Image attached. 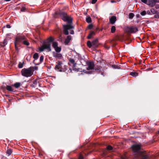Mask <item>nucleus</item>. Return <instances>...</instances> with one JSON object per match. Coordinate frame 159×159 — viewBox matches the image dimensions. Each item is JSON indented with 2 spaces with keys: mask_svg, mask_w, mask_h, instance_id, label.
<instances>
[{
  "mask_svg": "<svg viewBox=\"0 0 159 159\" xmlns=\"http://www.w3.org/2000/svg\"><path fill=\"white\" fill-rule=\"evenodd\" d=\"M56 15H59L61 19L64 21L68 23L67 25H64L63 26V33L66 35L69 34L68 30L74 29V26L72 25L73 18L67 13L63 11H56L55 12Z\"/></svg>",
  "mask_w": 159,
  "mask_h": 159,
  "instance_id": "nucleus-1",
  "label": "nucleus"
},
{
  "mask_svg": "<svg viewBox=\"0 0 159 159\" xmlns=\"http://www.w3.org/2000/svg\"><path fill=\"white\" fill-rule=\"evenodd\" d=\"M131 148L139 159H147L148 158L149 156L146 152L141 149L140 145L135 144L133 145Z\"/></svg>",
  "mask_w": 159,
  "mask_h": 159,
  "instance_id": "nucleus-2",
  "label": "nucleus"
},
{
  "mask_svg": "<svg viewBox=\"0 0 159 159\" xmlns=\"http://www.w3.org/2000/svg\"><path fill=\"white\" fill-rule=\"evenodd\" d=\"M25 39V37L24 36L22 35L17 36L15 38L14 44L15 49L16 50H18V49L17 46H20Z\"/></svg>",
  "mask_w": 159,
  "mask_h": 159,
  "instance_id": "nucleus-3",
  "label": "nucleus"
},
{
  "mask_svg": "<svg viewBox=\"0 0 159 159\" xmlns=\"http://www.w3.org/2000/svg\"><path fill=\"white\" fill-rule=\"evenodd\" d=\"M31 70L30 69V67L28 68L23 69L21 70V75L22 76L26 77H30L33 75Z\"/></svg>",
  "mask_w": 159,
  "mask_h": 159,
  "instance_id": "nucleus-4",
  "label": "nucleus"
},
{
  "mask_svg": "<svg viewBox=\"0 0 159 159\" xmlns=\"http://www.w3.org/2000/svg\"><path fill=\"white\" fill-rule=\"evenodd\" d=\"M98 39H95L93 40L92 42L89 41L87 42V45L89 48L93 47L96 48L98 46Z\"/></svg>",
  "mask_w": 159,
  "mask_h": 159,
  "instance_id": "nucleus-5",
  "label": "nucleus"
},
{
  "mask_svg": "<svg viewBox=\"0 0 159 159\" xmlns=\"http://www.w3.org/2000/svg\"><path fill=\"white\" fill-rule=\"evenodd\" d=\"M75 58H77L80 61L82 65L84 66L87 65V62L88 61L85 60L84 58H82L80 54H77Z\"/></svg>",
  "mask_w": 159,
  "mask_h": 159,
  "instance_id": "nucleus-6",
  "label": "nucleus"
},
{
  "mask_svg": "<svg viewBox=\"0 0 159 159\" xmlns=\"http://www.w3.org/2000/svg\"><path fill=\"white\" fill-rule=\"evenodd\" d=\"M44 49H46L48 52L51 51L50 44L48 43H44L42 46L39 48V50L40 52H43Z\"/></svg>",
  "mask_w": 159,
  "mask_h": 159,
  "instance_id": "nucleus-7",
  "label": "nucleus"
},
{
  "mask_svg": "<svg viewBox=\"0 0 159 159\" xmlns=\"http://www.w3.org/2000/svg\"><path fill=\"white\" fill-rule=\"evenodd\" d=\"M126 31L130 33H134L138 31V28L134 26H127L126 28Z\"/></svg>",
  "mask_w": 159,
  "mask_h": 159,
  "instance_id": "nucleus-8",
  "label": "nucleus"
},
{
  "mask_svg": "<svg viewBox=\"0 0 159 159\" xmlns=\"http://www.w3.org/2000/svg\"><path fill=\"white\" fill-rule=\"evenodd\" d=\"M69 61L72 65L73 66V70H74L76 71H81L80 68L77 69L76 68V66L77 63L75 62V61L74 59L72 58H70L69 59Z\"/></svg>",
  "mask_w": 159,
  "mask_h": 159,
  "instance_id": "nucleus-9",
  "label": "nucleus"
},
{
  "mask_svg": "<svg viewBox=\"0 0 159 159\" xmlns=\"http://www.w3.org/2000/svg\"><path fill=\"white\" fill-rule=\"evenodd\" d=\"M62 62L60 61H58L57 64L55 67V69L57 71L62 72L63 69L61 67Z\"/></svg>",
  "mask_w": 159,
  "mask_h": 159,
  "instance_id": "nucleus-10",
  "label": "nucleus"
},
{
  "mask_svg": "<svg viewBox=\"0 0 159 159\" xmlns=\"http://www.w3.org/2000/svg\"><path fill=\"white\" fill-rule=\"evenodd\" d=\"M52 54L53 57H55L56 59L62 60L63 58L62 55L61 53L53 52Z\"/></svg>",
  "mask_w": 159,
  "mask_h": 159,
  "instance_id": "nucleus-11",
  "label": "nucleus"
},
{
  "mask_svg": "<svg viewBox=\"0 0 159 159\" xmlns=\"http://www.w3.org/2000/svg\"><path fill=\"white\" fill-rule=\"evenodd\" d=\"M87 65L88 66L87 68V69L88 70H92L94 67V63L92 61H88Z\"/></svg>",
  "mask_w": 159,
  "mask_h": 159,
  "instance_id": "nucleus-12",
  "label": "nucleus"
},
{
  "mask_svg": "<svg viewBox=\"0 0 159 159\" xmlns=\"http://www.w3.org/2000/svg\"><path fill=\"white\" fill-rule=\"evenodd\" d=\"M8 39L6 38L2 42H0V46L2 47L5 46L7 44Z\"/></svg>",
  "mask_w": 159,
  "mask_h": 159,
  "instance_id": "nucleus-13",
  "label": "nucleus"
},
{
  "mask_svg": "<svg viewBox=\"0 0 159 159\" xmlns=\"http://www.w3.org/2000/svg\"><path fill=\"white\" fill-rule=\"evenodd\" d=\"M71 39V37L70 35H68L67 38L66 39L64 42V43L66 45H67L69 43Z\"/></svg>",
  "mask_w": 159,
  "mask_h": 159,
  "instance_id": "nucleus-14",
  "label": "nucleus"
},
{
  "mask_svg": "<svg viewBox=\"0 0 159 159\" xmlns=\"http://www.w3.org/2000/svg\"><path fill=\"white\" fill-rule=\"evenodd\" d=\"M5 88L8 91L11 92H15L13 89L11 85H7L5 87Z\"/></svg>",
  "mask_w": 159,
  "mask_h": 159,
  "instance_id": "nucleus-15",
  "label": "nucleus"
},
{
  "mask_svg": "<svg viewBox=\"0 0 159 159\" xmlns=\"http://www.w3.org/2000/svg\"><path fill=\"white\" fill-rule=\"evenodd\" d=\"M155 4L153 0H148L147 5L151 7H152L155 5Z\"/></svg>",
  "mask_w": 159,
  "mask_h": 159,
  "instance_id": "nucleus-16",
  "label": "nucleus"
},
{
  "mask_svg": "<svg viewBox=\"0 0 159 159\" xmlns=\"http://www.w3.org/2000/svg\"><path fill=\"white\" fill-rule=\"evenodd\" d=\"M116 17L114 16H112L110 19V22L112 24H113L116 22Z\"/></svg>",
  "mask_w": 159,
  "mask_h": 159,
  "instance_id": "nucleus-17",
  "label": "nucleus"
},
{
  "mask_svg": "<svg viewBox=\"0 0 159 159\" xmlns=\"http://www.w3.org/2000/svg\"><path fill=\"white\" fill-rule=\"evenodd\" d=\"M95 34V33L94 31H91L89 34L88 36H87V38L88 39H91L92 37Z\"/></svg>",
  "mask_w": 159,
  "mask_h": 159,
  "instance_id": "nucleus-18",
  "label": "nucleus"
},
{
  "mask_svg": "<svg viewBox=\"0 0 159 159\" xmlns=\"http://www.w3.org/2000/svg\"><path fill=\"white\" fill-rule=\"evenodd\" d=\"M30 69L31 70L32 73L34 74V72L35 70H37L38 69V67L36 66H31L30 67Z\"/></svg>",
  "mask_w": 159,
  "mask_h": 159,
  "instance_id": "nucleus-19",
  "label": "nucleus"
},
{
  "mask_svg": "<svg viewBox=\"0 0 159 159\" xmlns=\"http://www.w3.org/2000/svg\"><path fill=\"white\" fill-rule=\"evenodd\" d=\"M39 57V54L37 53H35L33 56V58L34 59L33 62H34L35 60L37 59Z\"/></svg>",
  "mask_w": 159,
  "mask_h": 159,
  "instance_id": "nucleus-20",
  "label": "nucleus"
},
{
  "mask_svg": "<svg viewBox=\"0 0 159 159\" xmlns=\"http://www.w3.org/2000/svg\"><path fill=\"white\" fill-rule=\"evenodd\" d=\"M86 22L88 23H90L92 22L91 18L89 16H88L86 17Z\"/></svg>",
  "mask_w": 159,
  "mask_h": 159,
  "instance_id": "nucleus-21",
  "label": "nucleus"
},
{
  "mask_svg": "<svg viewBox=\"0 0 159 159\" xmlns=\"http://www.w3.org/2000/svg\"><path fill=\"white\" fill-rule=\"evenodd\" d=\"M6 152L8 154V156H9L12 153V150L11 149H9L7 150Z\"/></svg>",
  "mask_w": 159,
  "mask_h": 159,
  "instance_id": "nucleus-22",
  "label": "nucleus"
},
{
  "mask_svg": "<svg viewBox=\"0 0 159 159\" xmlns=\"http://www.w3.org/2000/svg\"><path fill=\"white\" fill-rule=\"evenodd\" d=\"M54 49L57 53L59 52L61 50V48L58 46L56 48H54Z\"/></svg>",
  "mask_w": 159,
  "mask_h": 159,
  "instance_id": "nucleus-23",
  "label": "nucleus"
},
{
  "mask_svg": "<svg viewBox=\"0 0 159 159\" xmlns=\"http://www.w3.org/2000/svg\"><path fill=\"white\" fill-rule=\"evenodd\" d=\"M13 85L16 88H18L20 86V83L19 82H17L15 83Z\"/></svg>",
  "mask_w": 159,
  "mask_h": 159,
  "instance_id": "nucleus-24",
  "label": "nucleus"
},
{
  "mask_svg": "<svg viewBox=\"0 0 159 159\" xmlns=\"http://www.w3.org/2000/svg\"><path fill=\"white\" fill-rule=\"evenodd\" d=\"M22 43H23L24 45L26 46H28L30 44V43L28 42V41L25 39V40H23V42Z\"/></svg>",
  "mask_w": 159,
  "mask_h": 159,
  "instance_id": "nucleus-25",
  "label": "nucleus"
},
{
  "mask_svg": "<svg viewBox=\"0 0 159 159\" xmlns=\"http://www.w3.org/2000/svg\"><path fill=\"white\" fill-rule=\"evenodd\" d=\"M24 62H20L19 63L18 65V67L19 68H22L24 65Z\"/></svg>",
  "mask_w": 159,
  "mask_h": 159,
  "instance_id": "nucleus-26",
  "label": "nucleus"
},
{
  "mask_svg": "<svg viewBox=\"0 0 159 159\" xmlns=\"http://www.w3.org/2000/svg\"><path fill=\"white\" fill-rule=\"evenodd\" d=\"M130 75L133 77H136L138 75V74L136 72H131Z\"/></svg>",
  "mask_w": 159,
  "mask_h": 159,
  "instance_id": "nucleus-27",
  "label": "nucleus"
},
{
  "mask_svg": "<svg viewBox=\"0 0 159 159\" xmlns=\"http://www.w3.org/2000/svg\"><path fill=\"white\" fill-rule=\"evenodd\" d=\"M52 46L54 48H55L58 46L57 43L56 42H54L52 43Z\"/></svg>",
  "mask_w": 159,
  "mask_h": 159,
  "instance_id": "nucleus-28",
  "label": "nucleus"
},
{
  "mask_svg": "<svg viewBox=\"0 0 159 159\" xmlns=\"http://www.w3.org/2000/svg\"><path fill=\"white\" fill-rule=\"evenodd\" d=\"M150 11L153 14H155L157 12V11L153 8L151 9Z\"/></svg>",
  "mask_w": 159,
  "mask_h": 159,
  "instance_id": "nucleus-29",
  "label": "nucleus"
},
{
  "mask_svg": "<svg viewBox=\"0 0 159 159\" xmlns=\"http://www.w3.org/2000/svg\"><path fill=\"white\" fill-rule=\"evenodd\" d=\"M116 27L114 26H112L111 29V32L112 33H114L116 31Z\"/></svg>",
  "mask_w": 159,
  "mask_h": 159,
  "instance_id": "nucleus-30",
  "label": "nucleus"
},
{
  "mask_svg": "<svg viewBox=\"0 0 159 159\" xmlns=\"http://www.w3.org/2000/svg\"><path fill=\"white\" fill-rule=\"evenodd\" d=\"M154 16V17L155 18H159V12H157Z\"/></svg>",
  "mask_w": 159,
  "mask_h": 159,
  "instance_id": "nucleus-31",
  "label": "nucleus"
},
{
  "mask_svg": "<svg viewBox=\"0 0 159 159\" xmlns=\"http://www.w3.org/2000/svg\"><path fill=\"white\" fill-rule=\"evenodd\" d=\"M134 16V13H129V18L130 19H132Z\"/></svg>",
  "mask_w": 159,
  "mask_h": 159,
  "instance_id": "nucleus-32",
  "label": "nucleus"
},
{
  "mask_svg": "<svg viewBox=\"0 0 159 159\" xmlns=\"http://www.w3.org/2000/svg\"><path fill=\"white\" fill-rule=\"evenodd\" d=\"M146 14V12L145 11H143L140 13V15L142 16H144Z\"/></svg>",
  "mask_w": 159,
  "mask_h": 159,
  "instance_id": "nucleus-33",
  "label": "nucleus"
},
{
  "mask_svg": "<svg viewBox=\"0 0 159 159\" xmlns=\"http://www.w3.org/2000/svg\"><path fill=\"white\" fill-rule=\"evenodd\" d=\"M43 58H44V57L43 56H41L40 57V63H42L43 61Z\"/></svg>",
  "mask_w": 159,
  "mask_h": 159,
  "instance_id": "nucleus-34",
  "label": "nucleus"
},
{
  "mask_svg": "<svg viewBox=\"0 0 159 159\" xmlns=\"http://www.w3.org/2000/svg\"><path fill=\"white\" fill-rule=\"evenodd\" d=\"M107 148V149L108 150H111L113 149V147L110 145L108 146Z\"/></svg>",
  "mask_w": 159,
  "mask_h": 159,
  "instance_id": "nucleus-35",
  "label": "nucleus"
},
{
  "mask_svg": "<svg viewBox=\"0 0 159 159\" xmlns=\"http://www.w3.org/2000/svg\"><path fill=\"white\" fill-rule=\"evenodd\" d=\"M93 27V25L92 24H89L88 25V27L89 29H91Z\"/></svg>",
  "mask_w": 159,
  "mask_h": 159,
  "instance_id": "nucleus-36",
  "label": "nucleus"
},
{
  "mask_svg": "<svg viewBox=\"0 0 159 159\" xmlns=\"http://www.w3.org/2000/svg\"><path fill=\"white\" fill-rule=\"evenodd\" d=\"M141 1L142 2L144 3L145 4H147L148 3V0H141Z\"/></svg>",
  "mask_w": 159,
  "mask_h": 159,
  "instance_id": "nucleus-37",
  "label": "nucleus"
},
{
  "mask_svg": "<svg viewBox=\"0 0 159 159\" xmlns=\"http://www.w3.org/2000/svg\"><path fill=\"white\" fill-rule=\"evenodd\" d=\"M112 68H114V69H116V68H118V66L116 65H112Z\"/></svg>",
  "mask_w": 159,
  "mask_h": 159,
  "instance_id": "nucleus-38",
  "label": "nucleus"
},
{
  "mask_svg": "<svg viewBox=\"0 0 159 159\" xmlns=\"http://www.w3.org/2000/svg\"><path fill=\"white\" fill-rule=\"evenodd\" d=\"M25 10V7H22L20 11H24Z\"/></svg>",
  "mask_w": 159,
  "mask_h": 159,
  "instance_id": "nucleus-39",
  "label": "nucleus"
},
{
  "mask_svg": "<svg viewBox=\"0 0 159 159\" xmlns=\"http://www.w3.org/2000/svg\"><path fill=\"white\" fill-rule=\"evenodd\" d=\"M83 71L84 73H87V74H90L91 73V71H86L85 70H84Z\"/></svg>",
  "mask_w": 159,
  "mask_h": 159,
  "instance_id": "nucleus-40",
  "label": "nucleus"
},
{
  "mask_svg": "<svg viewBox=\"0 0 159 159\" xmlns=\"http://www.w3.org/2000/svg\"><path fill=\"white\" fill-rule=\"evenodd\" d=\"M53 39L51 37H50V38H49V41L50 42H52L53 41Z\"/></svg>",
  "mask_w": 159,
  "mask_h": 159,
  "instance_id": "nucleus-41",
  "label": "nucleus"
},
{
  "mask_svg": "<svg viewBox=\"0 0 159 159\" xmlns=\"http://www.w3.org/2000/svg\"><path fill=\"white\" fill-rule=\"evenodd\" d=\"M97 1V0H92L91 3L92 4H95Z\"/></svg>",
  "mask_w": 159,
  "mask_h": 159,
  "instance_id": "nucleus-42",
  "label": "nucleus"
},
{
  "mask_svg": "<svg viewBox=\"0 0 159 159\" xmlns=\"http://www.w3.org/2000/svg\"><path fill=\"white\" fill-rule=\"evenodd\" d=\"M6 27L7 28H10L11 27L10 25H8V24L6 25Z\"/></svg>",
  "mask_w": 159,
  "mask_h": 159,
  "instance_id": "nucleus-43",
  "label": "nucleus"
},
{
  "mask_svg": "<svg viewBox=\"0 0 159 159\" xmlns=\"http://www.w3.org/2000/svg\"><path fill=\"white\" fill-rule=\"evenodd\" d=\"M70 34H74V30H71L70 32Z\"/></svg>",
  "mask_w": 159,
  "mask_h": 159,
  "instance_id": "nucleus-44",
  "label": "nucleus"
},
{
  "mask_svg": "<svg viewBox=\"0 0 159 159\" xmlns=\"http://www.w3.org/2000/svg\"><path fill=\"white\" fill-rule=\"evenodd\" d=\"M146 12V14L150 15V12L149 11H147Z\"/></svg>",
  "mask_w": 159,
  "mask_h": 159,
  "instance_id": "nucleus-45",
  "label": "nucleus"
},
{
  "mask_svg": "<svg viewBox=\"0 0 159 159\" xmlns=\"http://www.w3.org/2000/svg\"><path fill=\"white\" fill-rule=\"evenodd\" d=\"M154 2L156 4L157 2H159V0H153Z\"/></svg>",
  "mask_w": 159,
  "mask_h": 159,
  "instance_id": "nucleus-46",
  "label": "nucleus"
},
{
  "mask_svg": "<svg viewBox=\"0 0 159 159\" xmlns=\"http://www.w3.org/2000/svg\"><path fill=\"white\" fill-rule=\"evenodd\" d=\"M155 7L156 9H158L159 8V4L158 5H157L156 6H155Z\"/></svg>",
  "mask_w": 159,
  "mask_h": 159,
  "instance_id": "nucleus-47",
  "label": "nucleus"
},
{
  "mask_svg": "<svg viewBox=\"0 0 159 159\" xmlns=\"http://www.w3.org/2000/svg\"><path fill=\"white\" fill-rule=\"evenodd\" d=\"M111 2L112 3H116V1H114V0H111Z\"/></svg>",
  "mask_w": 159,
  "mask_h": 159,
  "instance_id": "nucleus-48",
  "label": "nucleus"
},
{
  "mask_svg": "<svg viewBox=\"0 0 159 159\" xmlns=\"http://www.w3.org/2000/svg\"><path fill=\"white\" fill-rule=\"evenodd\" d=\"M79 159H83V157L82 156H80L79 157Z\"/></svg>",
  "mask_w": 159,
  "mask_h": 159,
  "instance_id": "nucleus-49",
  "label": "nucleus"
},
{
  "mask_svg": "<svg viewBox=\"0 0 159 159\" xmlns=\"http://www.w3.org/2000/svg\"><path fill=\"white\" fill-rule=\"evenodd\" d=\"M11 0H4V1L6 2H9L11 1Z\"/></svg>",
  "mask_w": 159,
  "mask_h": 159,
  "instance_id": "nucleus-50",
  "label": "nucleus"
},
{
  "mask_svg": "<svg viewBox=\"0 0 159 159\" xmlns=\"http://www.w3.org/2000/svg\"><path fill=\"white\" fill-rule=\"evenodd\" d=\"M36 82L37 83V82H34L33 83V84H35V83H36Z\"/></svg>",
  "mask_w": 159,
  "mask_h": 159,
  "instance_id": "nucleus-51",
  "label": "nucleus"
},
{
  "mask_svg": "<svg viewBox=\"0 0 159 159\" xmlns=\"http://www.w3.org/2000/svg\"><path fill=\"white\" fill-rule=\"evenodd\" d=\"M158 133L159 134V131H158Z\"/></svg>",
  "mask_w": 159,
  "mask_h": 159,
  "instance_id": "nucleus-52",
  "label": "nucleus"
},
{
  "mask_svg": "<svg viewBox=\"0 0 159 159\" xmlns=\"http://www.w3.org/2000/svg\"><path fill=\"white\" fill-rule=\"evenodd\" d=\"M29 57L28 56L27 57V58H28Z\"/></svg>",
  "mask_w": 159,
  "mask_h": 159,
  "instance_id": "nucleus-53",
  "label": "nucleus"
}]
</instances>
